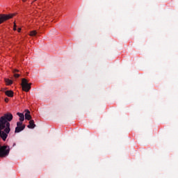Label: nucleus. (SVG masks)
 Here are the masks:
<instances>
[{"label": "nucleus", "instance_id": "nucleus-1", "mask_svg": "<svg viewBox=\"0 0 178 178\" xmlns=\"http://www.w3.org/2000/svg\"><path fill=\"white\" fill-rule=\"evenodd\" d=\"M13 119V115L10 113H7L0 117V138L3 141H6L9 133H10V122Z\"/></svg>", "mask_w": 178, "mask_h": 178}, {"label": "nucleus", "instance_id": "nucleus-2", "mask_svg": "<svg viewBox=\"0 0 178 178\" xmlns=\"http://www.w3.org/2000/svg\"><path fill=\"white\" fill-rule=\"evenodd\" d=\"M21 86L23 91H25L26 92H29L31 89V83H29V81L26 79H22Z\"/></svg>", "mask_w": 178, "mask_h": 178}, {"label": "nucleus", "instance_id": "nucleus-3", "mask_svg": "<svg viewBox=\"0 0 178 178\" xmlns=\"http://www.w3.org/2000/svg\"><path fill=\"white\" fill-rule=\"evenodd\" d=\"M15 16V14H9V15H5L1 14L0 15V24H2L3 22H6V20H9V19H12Z\"/></svg>", "mask_w": 178, "mask_h": 178}, {"label": "nucleus", "instance_id": "nucleus-4", "mask_svg": "<svg viewBox=\"0 0 178 178\" xmlns=\"http://www.w3.org/2000/svg\"><path fill=\"white\" fill-rule=\"evenodd\" d=\"M26 129V125H22V127H16L15 133H20V131H23Z\"/></svg>", "mask_w": 178, "mask_h": 178}, {"label": "nucleus", "instance_id": "nucleus-5", "mask_svg": "<svg viewBox=\"0 0 178 178\" xmlns=\"http://www.w3.org/2000/svg\"><path fill=\"white\" fill-rule=\"evenodd\" d=\"M28 129H34L35 127V124H34V120H31L29 121V124L27 126Z\"/></svg>", "mask_w": 178, "mask_h": 178}, {"label": "nucleus", "instance_id": "nucleus-6", "mask_svg": "<svg viewBox=\"0 0 178 178\" xmlns=\"http://www.w3.org/2000/svg\"><path fill=\"white\" fill-rule=\"evenodd\" d=\"M25 119L26 120H31V115H30V111L26 110Z\"/></svg>", "mask_w": 178, "mask_h": 178}, {"label": "nucleus", "instance_id": "nucleus-7", "mask_svg": "<svg viewBox=\"0 0 178 178\" xmlns=\"http://www.w3.org/2000/svg\"><path fill=\"white\" fill-rule=\"evenodd\" d=\"M17 116L19 117V121L20 122H24V114L22 113H17Z\"/></svg>", "mask_w": 178, "mask_h": 178}, {"label": "nucleus", "instance_id": "nucleus-8", "mask_svg": "<svg viewBox=\"0 0 178 178\" xmlns=\"http://www.w3.org/2000/svg\"><path fill=\"white\" fill-rule=\"evenodd\" d=\"M6 95H7V97H13V91L12 90H6L5 92Z\"/></svg>", "mask_w": 178, "mask_h": 178}, {"label": "nucleus", "instance_id": "nucleus-9", "mask_svg": "<svg viewBox=\"0 0 178 178\" xmlns=\"http://www.w3.org/2000/svg\"><path fill=\"white\" fill-rule=\"evenodd\" d=\"M16 72H19V70H13L14 77H15V79H19V77H20V74H16Z\"/></svg>", "mask_w": 178, "mask_h": 178}, {"label": "nucleus", "instance_id": "nucleus-10", "mask_svg": "<svg viewBox=\"0 0 178 178\" xmlns=\"http://www.w3.org/2000/svg\"><path fill=\"white\" fill-rule=\"evenodd\" d=\"M5 81L7 84V86H10L11 84H13V81L10 79H6Z\"/></svg>", "mask_w": 178, "mask_h": 178}, {"label": "nucleus", "instance_id": "nucleus-11", "mask_svg": "<svg viewBox=\"0 0 178 178\" xmlns=\"http://www.w3.org/2000/svg\"><path fill=\"white\" fill-rule=\"evenodd\" d=\"M37 35V31H32L30 33L31 37H34V35Z\"/></svg>", "mask_w": 178, "mask_h": 178}, {"label": "nucleus", "instance_id": "nucleus-12", "mask_svg": "<svg viewBox=\"0 0 178 178\" xmlns=\"http://www.w3.org/2000/svg\"><path fill=\"white\" fill-rule=\"evenodd\" d=\"M23 121H19L17 122V127H23Z\"/></svg>", "mask_w": 178, "mask_h": 178}, {"label": "nucleus", "instance_id": "nucleus-13", "mask_svg": "<svg viewBox=\"0 0 178 178\" xmlns=\"http://www.w3.org/2000/svg\"><path fill=\"white\" fill-rule=\"evenodd\" d=\"M17 26H16V23H14V28H13V30L15 31H16L17 29H16Z\"/></svg>", "mask_w": 178, "mask_h": 178}, {"label": "nucleus", "instance_id": "nucleus-14", "mask_svg": "<svg viewBox=\"0 0 178 178\" xmlns=\"http://www.w3.org/2000/svg\"><path fill=\"white\" fill-rule=\"evenodd\" d=\"M17 31L18 33H20V31H22V28H18Z\"/></svg>", "mask_w": 178, "mask_h": 178}, {"label": "nucleus", "instance_id": "nucleus-15", "mask_svg": "<svg viewBox=\"0 0 178 178\" xmlns=\"http://www.w3.org/2000/svg\"><path fill=\"white\" fill-rule=\"evenodd\" d=\"M5 101H6V102H9V99L6 98V99H5Z\"/></svg>", "mask_w": 178, "mask_h": 178}, {"label": "nucleus", "instance_id": "nucleus-16", "mask_svg": "<svg viewBox=\"0 0 178 178\" xmlns=\"http://www.w3.org/2000/svg\"><path fill=\"white\" fill-rule=\"evenodd\" d=\"M16 145V144L14 143L13 146Z\"/></svg>", "mask_w": 178, "mask_h": 178}]
</instances>
